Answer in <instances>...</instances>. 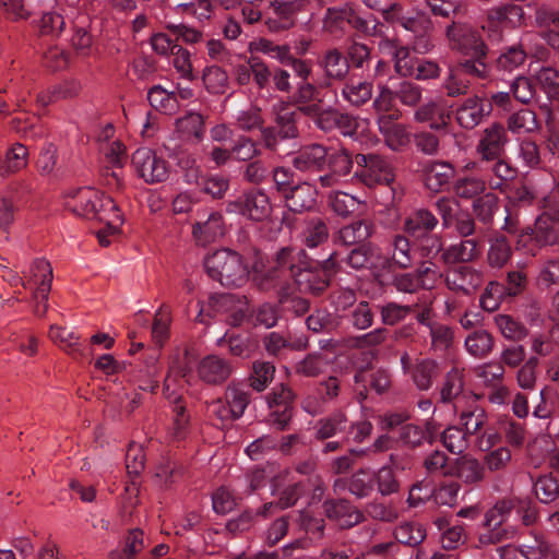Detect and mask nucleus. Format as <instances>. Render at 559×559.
Instances as JSON below:
<instances>
[{
  "label": "nucleus",
  "instance_id": "nucleus-29",
  "mask_svg": "<svg viewBox=\"0 0 559 559\" xmlns=\"http://www.w3.org/2000/svg\"><path fill=\"white\" fill-rule=\"evenodd\" d=\"M379 48L381 51L392 55L395 71L400 75L405 78L414 75L418 59L411 56L407 47H399L393 40L385 38L379 43Z\"/></svg>",
  "mask_w": 559,
  "mask_h": 559
},
{
  "label": "nucleus",
  "instance_id": "nucleus-47",
  "mask_svg": "<svg viewBox=\"0 0 559 559\" xmlns=\"http://www.w3.org/2000/svg\"><path fill=\"white\" fill-rule=\"evenodd\" d=\"M273 111L275 114L274 123L278 129V136L282 140L297 138L296 111L288 110L284 105L274 106Z\"/></svg>",
  "mask_w": 559,
  "mask_h": 559
},
{
  "label": "nucleus",
  "instance_id": "nucleus-36",
  "mask_svg": "<svg viewBox=\"0 0 559 559\" xmlns=\"http://www.w3.org/2000/svg\"><path fill=\"white\" fill-rule=\"evenodd\" d=\"M348 428L347 416L343 412H335L330 416L320 418L314 425V438L325 440L346 432Z\"/></svg>",
  "mask_w": 559,
  "mask_h": 559
},
{
  "label": "nucleus",
  "instance_id": "nucleus-38",
  "mask_svg": "<svg viewBox=\"0 0 559 559\" xmlns=\"http://www.w3.org/2000/svg\"><path fill=\"white\" fill-rule=\"evenodd\" d=\"M185 177L188 183L200 186L204 193L214 199L223 198L229 188V180L221 175H213L199 181V169L189 170Z\"/></svg>",
  "mask_w": 559,
  "mask_h": 559
},
{
  "label": "nucleus",
  "instance_id": "nucleus-32",
  "mask_svg": "<svg viewBox=\"0 0 559 559\" xmlns=\"http://www.w3.org/2000/svg\"><path fill=\"white\" fill-rule=\"evenodd\" d=\"M318 63L329 80L342 81L349 71L348 60L336 48L328 49Z\"/></svg>",
  "mask_w": 559,
  "mask_h": 559
},
{
  "label": "nucleus",
  "instance_id": "nucleus-35",
  "mask_svg": "<svg viewBox=\"0 0 559 559\" xmlns=\"http://www.w3.org/2000/svg\"><path fill=\"white\" fill-rule=\"evenodd\" d=\"M317 188L308 182L295 186L286 194L287 207L293 212L309 211L316 205Z\"/></svg>",
  "mask_w": 559,
  "mask_h": 559
},
{
  "label": "nucleus",
  "instance_id": "nucleus-41",
  "mask_svg": "<svg viewBox=\"0 0 559 559\" xmlns=\"http://www.w3.org/2000/svg\"><path fill=\"white\" fill-rule=\"evenodd\" d=\"M203 116L191 111L176 120V132L186 141H200L204 134Z\"/></svg>",
  "mask_w": 559,
  "mask_h": 559
},
{
  "label": "nucleus",
  "instance_id": "nucleus-5",
  "mask_svg": "<svg viewBox=\"0 0 559 559\" xmlns=\"http://www.w3.org/2000/svg\"><path fill=\"white\" fill-rule=\"evenodd\" d=\"M24 276L23 287L32 290L34 313L43 317L48 310V296L51 289L52 269L50 263L44 259H36Z\"/></svg>",
  "mask_w": 559,
  "mask_h": 559
},
{
  "label": "nucleus",
  "instance_id": "nucleus-53",
  "mask_svg": "<svg viewBox=\"0 0 559 559\" xmlns=\"http://www.w3.org/2000/svg\"><path fill=\"white\" fill-rule=\"evenodd\" d=\"M49 337L69 354H82L80 336L74 331L59 325H51Z\"/></svg>",
  "mask_w": 559,
  "mask_h": 559
},
{
  "label": "nucleus",
  "instance_id": "nucleus-20",
  "mask_svg": "<svg viewBox=\"0 0 559 559\" xmlns=\"http://www.w3.org/2000/svg\"><path fill=\"white\" fill-rule=\"evenodd\" d=\"M290 103L295 105L299 112L305 116H313L323 105L321 90L308 81H300L290 97Z\"/></svg>",
  "mask_w": 559,
  "mask_h": 559
},
{
  "label": "nucleus",
  "instance_id": "nucleus-64",
  "mask_svg": "<svg viewBox=\"0 0 559 559\" xmlns=\"http://www.w3.org/2000/svg\"><path fill=\"white\" fill-rule=\"evenodd\" d=\"M259 144L247 135H240L231 145L233 159L238 162H249L259 156L261 151Z\"/></svg>",
  "mask_w": 559,
  "mask_h": 559
},
{
  "label": "nucleus",
  "instance_id": "nucleus-52",
  "mask_svg": "<svg viewBox=\"0 0 559 559\" xmlns=\"http://www.w3.org/2000/svg\"><path fill=\"white\" fill-rule=\"evenodd\" d=\"M521 554L526 559H559V550L542 536H536L531 544H523Z\"/></svg>",
  "mask_w": 559,
  "mask_h": 559
},
{
  "label": "nucleus",
  "instance_id": "nucleus-6",
  "mask_svg": "<svg viewBox=\"0 0 559 559\" xmlns=\"http://www.w3.org/2000/svg\"><path fill=\"white\" fill-rule=\"evenodd\" d=\"M514 507L513 499H501L485 513L484 527L487 531L478 536L480 546L495 545L514 536L515 531L512 527L502 526Z\"/></svg>",
  "mask_w": 559,
  "mask_h": 559
},
{
  "label": "nucleus",
  "instance_id": "nucleus-40",
  "mask_svg": "<svg viewBox=\"0 0 559 559\" xmlns=\"http://www.w3.org/2000/svg\"><path fill=\"white\" fill-rule=\"evenodd\" d=\"M373 225L368 221H356L343 226L336 236V240L345 246L365 242L371 237Z\"/></svg>",
  "mask_w": 559,
  "mask_h": 559
},
{
  "label": "nucleus",
  "instance_id": "nucleus-57",
  "mask_svg": "<svg viewBox=\"0 0 559 559\" xmlns=\"http://www.w3.org/2000/svg\"><path fill=\"white\" fill-rule=\"evenodd\" d=\"M394 537L401 544L415 547L426 538V531L418 523L405 522L396 526Z\"/></svg>",
  "mask_w": 559,
  "mask_h": 559
},
{
  "label": "nucleus",
  "instance_id": "nucleus-31",
  "mask_svg": "<svg viewBox=\"0 0 559 559\" xmlns=\"http://www.w3.org/2000/svg\"><path fill=\"white\" fill-rule=\"evenodd\" d=\"M390 261L401 270L411 269L415 262V251L412 249L409 239L402 234L394 235L389 245Z\"/></svg>",
  "mask_w": 559,
  "mask_h": 559
},
{
  "label": "nucleus",
  "instance_id": "nucleus-63",
  "mask_svg": "<svg viewBox=\"0 0 559 559\" xmlns=\"http://www.w3.org/2000/svg\"><path fill=\"white\" fill-rule=\"evenodd\" d=\"M275 367L269 361H254L252 372L249 378L250 386L261 392L266 389L273 380Z\"/></svg>",
  "mask_w": 559,
  "mask_h": 559
},
{
  "label": "nucleus",
  "instance_id": "nucleus-15",
  "mask_svg": "<svg viewBox=\"0 0 559 559\" xmlns=\"http://www.w3.org/2000/svg\"><path fill=\"white\" fill-rule=\"evenodd\" d=\"M451 106L443 98L430 99L420 105L414 112V120L429 123L431 130L445 129L451 119Z\"/></svg>",
  "mask_w": 559,
  "mask_h": 559
},
{
  "label": "nucleus",
  "instance_id": "nucleus-28",
  "mask_svg": "<svg viewBox=\"0 0 559 559\" xmlns=\"http://www.w3.org/2000/svg\"><path fill=\"white\" fill-rule=\"evenodd\" d=\"M334 490L347 488L358 499L369 497L374 488V477L367 469H358L349 478H338L334 481Z\"/></svg>",
  "mask_w": 559,
  "mask_h": 559
},
{
  "label": "nucleus",
  "instance_id": "nucleus-12",
  "mask_svg": "<svg viewBox=\"0 0 559 559\" xmlns=\"http://www.w3.org/2000/svg\"><path fill=\"white\" fill-rule=\"evenodd\" d=\"M228 213H240L252 221L261 222L266 219L272 212L270 199L262 190H250L243 194L241 200L228 202Z\"/></svg>",
  "mask_w": 559,
  "mask_h": 559
},
{
  "label": "nucleus",
  "instance_id": "nucleus-37",
  "mask_svg": "<svg viewBox=\"0 0 559 559\" xmlns=\"http://www.w3.org/2000/svg\"><path fill=\"white\" fill-rule=\"evenodd\" d=\"M95 216L92 219L104 222L111 233H117L122 223V213L111 197L100 192L99 202L96 203Z\"/></svg>",
  "mask_w": 559,
  "mask_h": 559
},
{
  "label": "nucleus",
  "instance_id": "nucleus-23",
  "mask_svg": "<svg viewBox=\"0 0 559 559\" xmlns=\"http://www.w3.org/2000/svg\"><path fill=\"white\" fill-rule=\"evenodd\" d=\"M489 111L490 106L480 97H468L456 109V121L462 128L471 130L478 126Z\"/></svg>",
  "mask_w": 559,
  "mask_h": 559
},
{
  "label": "nucleus",
  "instance_id": "nucleus-26",
  "mask_svg": "<svg viewBox=\"0 0 559 559\" xmlns=\"http://www.w3.org/2000/svg\"><path fill=\"white\" fill-rule=\"evenodd\" d=\"M326 157V146L322 144H311L299 150L292 159L293 166L300 171H322L324 170V158Z\"/></svg>",
  "mask_w": 559,
  "mask_h": 559
},
{
  "label": "nucleus",
  "instance_id": "nucleus-33",
  "mask_svg": "<svg viewBox=\"0 0 559 559\" xmlns=\"http://www.w3.org/2000/svg\"><path fill=\"white\" fill-rule=\"evenodd\" d=\"M485 164L486 166L484 167V170L489 174L486 181L491 190L502 191L507 186V182L516 177V169L502 157L492 159Z\"/></svg>",
  "mask_w": 559,
  "mask_h": 559
},
{
  "label": "nucleus",
  "instance_id": "nucleus-10",
  "mask_svg": "<svg viewBox=\"0 0 559 559\" xmlns=\"http://www.w3.org/2000/svg\"><path fill=\"white\" fill-rule=\"evenodd\" d=\"M508 141V134L502 124L497 122L489 124L480 132L475 146V153L479 162L489 163L502 157Z\"/></svg>",
  "mask_w": 559,
  "mask_h": 559
},
{
  "label": "nucleus",
  "instance_id": "nucleus-7",
  "mask_svg": "<svg viewBox=\"0 0 559 559\" xmlns=\"http://www.w3.org/2000/svg\"><path fill=\"white\" fill-rule=\"evenodd\" d=\"M357 169L354 178L371 188L377 185H390L394 175L389 162L377 154H357L355 156Z\"/></svg>",
  "mask_w": 559,
  "mask_h": 559
},
{
  "label": "nucleus",
  "instance_id": "nucleus-11",
  "mask_svg": "<svg viewBox=\"0 0 559 559\" xmlns=\"http://www.w3.org/2000/svg\"><path fill=\"white\" fill-rule=\"evenodd\" d=\"M451 47L468 56L486 57L488 48L478 31L467 24L453 23L447 28Z\"/></svg>",
  "mask_w": 559,
  "mask_h": 559
},
{
  "label": "nucleus",
  "instance_id": "nucleus-22",
  "mask_svg": "<svg viewBox=\"0 0 559 559\" xmlns=\"http://www.w3.org/2000/svg\"><path fill=\"white\" fill-rule=\"evenodd\" d=\"M439 425L430 419L425 421L423 426L415 424H406L400 429L401 441L412 448L423 445L425 442L431 444L439 433Z\"/></svg>",
  "mask_w": 559,
  "mask_h": 559
},
{
  "label": "nucleus",
  "instance_id": "nucleus-60",
  "mask_svg": "<svg viewBox=\"0 0 559 559\" xmlns=\"http://www.w3.org/2000/svg\"><path fill=\"white\" fill-rule=\"evenodd\" d=\"M352 16V5L346 3L342 7L329 8L323 17V28L330 34H335L343 28L345 22Z\"/></svg>",
  "mask_w": 559,
  "mask_h": 559
},
{
  "label": "nucleus",
  "instance_id": "nucleus-8",
  "mask_svg": "<svg viewBox=\"0 0 559 559\" xmlns=\"http://www.w3.org/2000/svg\"><path fill=\"white\" fill-rule=\"evenodd\" d=\"M355 159L348 150L343 146H326V157L324 158V169L328 173L318 178L322 188H332L337 186L342 178L348 176L352 171Z\"/></svg>",
  "mask_w": 559,
  "mask_h": 559
},
{
  "label": "nucleus",
  "instance_id": "nucleus-62",
  "mask_svg": "<svg viewBox=\"0 0 559 559\" xmlns=\"http://www.w3.org/2000/svg\"><path fill=\"white\" fill-rule=\"evenodd\" d=\"M170 323V309L167 305L163 304L154 316V322L152 326V337L157 345L162 346L168 338Z\"/></svg>",
  "mask_w": 559,
  "mask_h": 559
},
{
  "label": "nucleus",
  "instance_id": "nucleus-51",
  "mask_svg": "<svg viewBox=\"0 0 559 559\" xmlns=\"http://www.w3.org/2000/svg\"><path fill=\"white\" fill-rule=\"evenodd\" d=\"M36 13L34 15H40V29L45 34H59L64 27V19L58 11H46L52 9L46 7L45 2L36 1Z\"/></svg>",
  "mask_w": 559,
  "mask_h": 559
},
{
  "label": "nucleus",
  "instance_id": "nucleus-9",
  "mask_svg": "<svg viewBox=\"0 0 559 559\" xmlns=\"http://www.w3.org/2000/svg\"><path fill=\"white\" fill-rule=\"evenodd\" d=\"M132 165L136 174L147 183L162 182L168 177L167 162L150 148H138L132 155Z\"/></svg>",
  "mask_w": 559,
  "mask_h": 559
},
{
  "label": "nucleus",
  "instance_id": "nucleus-34",
  "mask_svg": "<svg viewBox=\"0 0 559 559\" xmlns=\"http://www.w3.org/2000/svg\"><path fill=\"white\" fill-rule=\"evenodd\" d=\"M37 169L41 176L55 178L63 177L68 173V167L63 160H59L57 147L52 143H46L40 150Z\"/></svg>",
  "mask_w": 559,
  "mask_h": 559
},
{
  "label": "nucleus",
  "instance_id": "nucleus-18",
  "mask_svg": "<svg viewBox=\"0 0 559 559\" xmlns=\"http://www.w3.org/2000/svg\"><path fill=\"white\" fill-rule=\"evenodd\" d=\"M100 191L83 187L70 191L66 199V207L78 216L92 219L95 216L96 203L99 202Z\"/></svg>",
  "mask_w": 559,
  "mask_h": 559
},
{
  "label": "nucleus",
  "instance_id": "nucleus-16",
  "mask_svg": "<svg viewBox=\"0 0 559 559\" xmlns=\"http://www.w3.org/2000/svg\"><path fill=\"white\" fill-rule=\"evenodd\" d=\"M323 510L328 519L334 521L341 528H350L365 519L364 513L345 499L326 500Z\"/></svg>",
  "mask_w": 559,
  "mask_h": 559
},
{
  "label": "nucleus",
  "instance_id": "nucleus-24",
  "mask_svg": "<svg viewBox=\"0 0 559 559\" xmlns=\"http://www.w3.org/2000/svg\"><path fill=\"white\" fill-rule=\"evenodd\" d=\"M223 216L218 212L209 214L206 221L197 222L192 228V236L197 245L205 247L215 242L224 235Z\"/></svg>",
  "mask_w": 559,
  "mask_h": 559
},
{
  "label": "nucleus",
  "instance_id": "nucleus-4",
  "mask_svg": "<svg viewBox=\"0 0 559 559\" xmlns=\"http://www.w3.org/2000/svg\"><path fill=\"white\" fill-rule=\"evenodd\" d=\"M426 241L431 245L421 247L423 254L429 257L441 252L440 259L445 265L467 264L477 260L481 253L480 242L474 238L462 239L445 248H443L442 239L439 236L428 237Z\"/></svg>",
  "mask_w": 559,
  "mask_h": 559
},
{
  "label": "nucleus",
  "instance_id": "nucleus-1",
  "mask_svg": "<svg viewBox=\"0 0 559 559\" xmlns=\"http://www.w3.org/2000/svg\"><path fill=\"white\" fill-rule=\"evenodd\" d=\"M338 265L335 251L322 261L310 262L302 249L286 247L276 253L270 270L265 274H254L253 281L261 290H270L292 278L299 292L317 295L329 286L331 274Z\"/></svg>",
  "mask_w": 559,
  "mask_h": 559
},
{
  "label": "nucleus",
  "instance_id": "nucleus-48",
  "mask_svg": "<svg viewBox=\"0 0 559 559\" xmlns=\"http://www.w3.org/2000/svg\"><path fill=\"white\" fill-rule=\"evenodd\" d=\"M438 374V365L431 359L417 360L413 366L411 376L417 389L427 391L431 388Z\"/></svg>",
  "mask_w": 559,
  "mask_h": 559
},
{
  "label": "nucleus",
  "instance_id": "nucleus-39",
  "mask_svg": "<svg viewBox=\"0 0 559 559\" xmlns=\"http://www.w3.org/2000/svg\"><path fill=\"white\" fill-rule=\"evenodd\" d=\"M464 390L463 371L456 368L451 369L441 385L440 400L443 403L455 401L454 409L459 412L461 404V394Z\"/></svg>",
  "mask_w": 559,
  "mask_h": 559
},
{
  "label": "nucleus",
  "instance_id": "nucleus-58",
  "mask_svg": "<svg viewBox=\"0 0 559 559\" xmlns=\"http://www.w3.org/2000/svg\"><path fill=\"white\" fill-rule=\"evenodd\" d=\"M335 129L344 136L360 140L368 129V121L340 111Z\"/></svg>",
  "mask_w": 559,
  "mask_h": 559
},
{
  "label": "nucleus",
  "instance_id": "nucleus-50",
  "mask_svg": "<svg viewBox=\"0 0 559 559\" xmlns=\"http://www.w3.org/2000/svg\"><path fill=\"white\" fill-rule=\"evenodd\" d=\"M342 96L353 106H361L372 97V84L366 81L350 80L342 88Z\"/></svg>",
  "mask_w": 559,
  "mask_h": 559
},
{
  "label": "nucleus",
  "instance_id": "nucleus-61",
  "mask_svg": "<svg viewBox=\"0 0 559 559\" xmlns=\"http://www.w3.org/2000/svg\"><path fill=\"white\" fill-rule=\"evenodd\" d=\"M225 402L239 419L250 402L249 393L239 384L230 383L225 391Z\"/></svg>",
  "mask_w": 559,
  "mask_h": 559
},
{
  "label": "nucleus",
  "instance_id": "nucleus-25",
  "mask_svg": "<svg viewBox=\"0 0 559 559\" xmlns=\"http://www.w3.org/2000/svg\"><path fill=\"white\" fill-rule=\"evenodd\" d=\"M342 261L354 270H372L377 269L384 258L378 247L368 242L354 248Z\"/></svg>",
  "mask_w": 559,
  "mask_h": 559
},
{
  "label": "nucleus",
  "instance_id": "nucleus-56",
  "mask_svg": "<svg viewBox=\"0 0 559 559\" xmlns=\"http://www.w3.org/2000/svg\"><path fill=\"white\" fill-rule=\"evenodd\" d=\"M326 365L328 361L322 355L312 353L295 364L294 372L300 377L314 378L325 370Z\"/></svg>",
  "mask_w": 559,
  "mask_h": 559
},
{
  "label": "nucleus",
  "instance_id": "nucleus-46",
  "mask_svg": "<svg viewBox=\"0 0 559 559\" xmlns=\"http://www.w3.org/2000/svg\"><path fill=\"white\" fill-rule=\"evenodd\" d=\"M147 100L155 110L165 115L174 114L179 106L177 95L167 92L160 85H154L148 90Z\"/></svg>",
  "mask_w": 559,
  "mask_h": 559
},
{
  "label": "nucleus",
  "instance_id": "nucleus-49",
  "mask_svg": "<svg viewBox=\"0 0 559 559\" xmlns=\"http://www.w3.org/2000/svg\"><path fill=\"white\" fill-rule=\"evenodd\" d=\"M27 148L21 143H15L8 151L4 159L0 160V176L5 177L23 169L27 165Z\"/></svg>",
  "mask_w": 559,
  "mask_h": 559
},
{
  "label": "nucleus",
  "instance_id": "nucleus-13",
  "mask_svg": "<svg viewBox=\"0 0 559 559\" xmlns=\"http://www.w3.org/2000/svg\"><path fill=\"white\" fill-rule=\"evenodd\" d=\"M484 282V272L468 264L454 266L444 273L445 286L466 296L474 294Z\"/></svg>",
  "mask_w": 559,
  "mask_h": 559
},
{
  "label": "nucleus",
  "instance_id": "nucleus-30",
  "mask_svg": "<svg viewBox=\"0 0 559 559\" xmlns=\"http://www.w3.org/2000/svg\"><path fill=\"white\" fill-rule=\"evenodd\" d=\"M426 187L439 192L449 186L455 176V168L449 162H429L424 169Z\"/></svg>",
  "mask_w": 559,
  "mask_h": 559
},
{
  "label": "nucleus",
  "instance_id": "nucleus-27",
  "mask_svg": "<svg viewBox=\"0 0 559 559\" xmlns=\"http://www.w3.org/2000/svg\"><path fill=\"white\" fill-rule=\"evenodd\" d=\"M231 370L229 362L216 355L204 357L198 367L199 377L209 384L226 381L231 374Z\"/></svg>",
  "mask_w": 559,
  "mask_h": 559
},
{
  "label": "nucleus",
  "instance_id": "nucleus-17",
  "mask_svg": "<svg viewBox=\"0 0 559 559\" xmlns=\"http://www.w3.org/2000/svg\"><path fill=\"white\" fill-rule=\"evenodd\" d=\"M437 217L426 209H418L409 213L403 222V230L405 234L414 238H423V246H430L431 242H427L429 234L437 227ZM432 235H430L431 237Z\"/></svg>",
  "mask_w": 559,
  "mask_h": 559
},
{
  "label": "nucleus",
  "instance_id": "nucleus-14",
  "mask_svg": "<svg viewBox=\"0 0 559 559\" xmlns=\"http://www.w3.org/2000/svg\"><path fill=\"white\" fill-rule=\"evenodd\" d=\"M382 16L385 21L397 23L406 31L415 35L430 34L432 32V22L424 12H414L406 14L400 3H393L382 10Z\"/></svg>",
  "mask_w": 559,
  "mask_h": 559
},
{
  "label": "nucleus",
  "instance_id": "nucleus-19",
  "mask_svg": "<svg viewBox=\"0 0 559 559\" xmlns=\"http://www.w3.org/2000/svg\"><path fill=\"white\" fill-rule=\"evenodd\" d=\"M448 473L465 485H478L486 478L485 465L471 455L454 459L451 462V469Z\"/></svg>",
  "mask_w": 559,
  "mask_h": 559
},
{
  "label": "nucleus",
  "instance_id": "nucleus-21",
  "mask_svg": "<svg viewBox=\"0 0 559 559\" xmlns=\"http://www.w3.org/2000/svg\"><path fill=\"white\" fill-rule=\"evenodd\" d=\"M393 115H379L377 124L385 144L392 151H401L408 145L411 135L407 127L394 121Z\"/></svg>",
  "mask_w": 559,
  "mask_h": 559
},
{
  "label": "nucleus",
  "instance_id": "nucleus-59",
  "mask_svg": "<svg viewBox=\"0 0 559 559\" xmlns=\"http://www.w3.org/2000/svg\"><path fill=\"white\" fill-rule=\"evenodd\" d=\"M537 128L538 123L536 115L530 109L519 110L511 115L508 119V129L512 133H530L537 130Z\"/></svg>",
  "mask_w": 559,
  "mask_h": 559
},
{
  "label": "nucleus",
  "instance_id": "nucleus-42",
  "mask_svg": "<svg viewBox=\"0 0 559 559\" xmlns=\"http://www.w3.org/2000/svg\"><path fill=\"white\" fill-rule=\"evenodd\" d=\"M329 236L330 233L325 221L316 216L306 222L301 233V240L307 248L314 249L325 243Z\"/></svg>",
  "mask_w": 559,
  "mask_h": 559
},
{
  "label": "nucleus",
  "instance_id": "nucleus-55",
  "mask_svg": "<svg viewBox=\"0 0 559 559\" xmlns=\"http://www.w3.org/2000/svg\"><path fill=\"white\" fill-rule=\"evenodd\" d=\"M460 421L467 435H476L484 427L487 415L478 405H471L467 408H460Z\"/></svg>",
  "mask_w": 559,
  "mask_h": 559
},
{
  "label": "nucleus",
  "instance_id": "nucleus-44",
  "mask_svg": "<svg viewBox=\"0 0 559 559\" xmlns=\"http://www.w3.org/2000/svg\"><path fill=\"white\" fill-rule=\"evenodd\" d=\"M493 337L486 330H475L465 338V348L475 358L487 357L493 348Z\"/></svg>",
  "mask_w": 559,
  "mask_h": 559
},
{
  "label": "nucleus",
  "instance_id": "nucleus-3",
  "mask_svg": "<svg viewBox=\"0 0 559 559\" xmlns=\"http://www.w3.org/2000/svg\"><path fill=\"white\" fill-rule=\"evenodd\" d=\"M209 276L226 287H241L249 278V266L243 257L230 249H221L204 260Z\"/></svg>",
  "mask_w": 559,
  "mask_h": 559
},
{
  "label": "nucleus",
  "instance_id": "nucleus-45",
  "mask_svg": "<svg viewBox=\"0 0 559 559\" xmlns=\"http://www.w3.org/2000/svg\"><path fill=\"white\" fill-rule=\"evenodd\" d=\"M512 257V247L504 236H497L489 241L487 263L493 269H502Z\"/></svg>",
  "mask_w": 559,
  "mask_h": 559
},
{
  "label": "nucleus",
  "instance_id": "nucleus-2",
  "mask_svg": "<svg viewBox=\"0 0 559 559\" xmlns=\"http://www.w3.org/2000/svg\"><path fill=\"white\" fill-rule=\"evenodd\" d=\"M540 213L534 226L526 227L518 235L515 248L534 257L543 247L559 243V200L547 195L539 201Z\"/></svg>",
  "mask_w": 559,
  "mask_h": 559
},
{
  "label": "nucleus",
  "instance_id": "nucleus-43",
  "mask_svg": "<svg viewBox=\"0 0 559 559\" xmlns=\"http://www.w3.org/2000/svg\"><path fill=\"white\" fill-rule=\"evenodd\" d=\"M485 178L477 175L459 176L453 182V192L461 199H474L485 192L487 187Z\"/></svg>",
  "mask_w": 559,
  "mask_h": 559
},
{
  "label": "nucleus",
  "instance_id": "nucleus-54",
  "mask_svg": "<svg viewBox=\"0 0 559 559\" xmlns=\"http://www.w3.org/2000/svg\"><path fill=\"white\" fill-rule=\"evenodd\" d=\"M202 80L211 94H224L228 90V74L217 66H210L203 70Z\"/></svg>",
  "mask_w": 559,
  "mask_h": 559
}]
</instances>
